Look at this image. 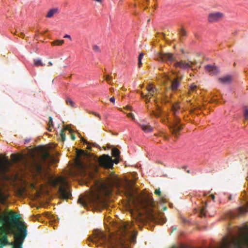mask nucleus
<instances>
[{
    "label": "nucleus",
    "instance_id": "1",
    "mask_svg": "<svg viewBox=\"0 0 248 248\" xmlns=\"http://www.w3.org/2000/svg\"><path fill=\"white\" fill-rule=\"evenodd\" d=\"M98 186L99 189H107L108 191L113 186L117 187L126 197L129 204H131L137 208L147 211L149 218L152 221L159 224L166 222V218L164 214L153 212L155 210V202L152 197L149 194L139 196L135 193L131 182L126 181L120 185L116 178L110 177L106 182H101Z\"/></svg>",
    "mask_w": 248,
    "mask_h": 248
},
{
    "label": "nucleus",
    "instance_id": "2",
    "mask_svg": "<svg viewBox=\"0 0 248 248\" xmlns=\"http://www.w3.org/2000/svg\"><path fill=\"white\" fill-rule=\"evenodd\" d=\"M58 159L51 155L47 151L43 150L41 151L39 158L37 159L33 156L30 161H25L26 169L33 175H41L42 164L49 165L58 162Z\"/></svg>",
    "mask_w": 248,
    "mask_h": 248
},
{
    "label": "nucleus",
    "instance_id": "3",
    "mask_svg": "<svg viewBox=\"0 0 248 248\" xmlns=\"http://www.w3.org/2000/svg\"><path fill=\"white\" fill-rule=\"evenodd\" d=\"M20 216L19 214L16 215L13 211H11L8 218V222L12 224H16L18 231L15 232L14 228L9 227L8 229L9 233H13L14 235L15 247L12 248H22L24 239L27 235V226L19 221Z\"/></svg>",
    "mask_w": 248,
    "mask_h": 248
},
{
    "label": "nucleus",
    "instance_id": "4",
    "mask_svg": "<svg viewBox=\"0 0 248 248\" xmlns=\"http://www.w3.org/2000/svg\"><path fill=\"white\" fill-rule=\"evenodd\" d=\"M48 181L53 186H59L58 192L61 198L64 200L70 198L72 194L69 190L67 183L64 178L62 177L54 178L53 176H49L48 178Z\"/></svg>",
    "mask_w": 248,
    "mask_h": 248
},
{
    "label": "nucleus",
    "instance_id": "5",
    "mask_svg": "<svg viewBox=\"0 0 248 248\" xmlns=\"http://www.w3.org/2000/svg\"><path fill=\"white\" fill-rule=\"evenodd\" d=\"M179 108L180 106L178 103L172 104L171 106V110L173 112L175 120L174 123L170 126V129L172 134L176 137H178V133L181 129V126L179 125L180 119L177 116Z\"/></svg>",
    "mask_w": 248,
    "mask_h": 248
},
{
    "label": "nucleus",
    "instance_id": "6",
    "mask_svg": "<svg viewBox=\"0 0 248 248\" xmlns=\"http://www.w3.org/2000/svg\"><path fill=\"white\" fill-rule=\"evenodd\" d=\"M131 227V224H126L123 225L120 229V243L122 246H124L125 240H136V235H132L129 231V229Z\"/></svg>",
    "mask_w": 248,
    "mask_h": 248
},
{
    "label": "nucleus",
    "instance_id": "7",
    "mask_svg": "<svg viewBox=\"0 0 248 248\" xmlns=\"http://www.w3.org/2000/svg\"><path fill=\"white\" fill-rule=\"evenodd\" d=\"M11 163L8 158H0V181H8L10 176L7 174L10 171Z\"/></svg>",
    "mask_w": 248,
    "mask_h": 248
},
{
    "label": "nucleus",
    "instance_id": "8",
    "mask_svg": "<svg viewBox=\"0 0 248 248\" xmlns=\"http://www.w3.org/2000/svg\"><path fill=\"white\" fill-rule=\"evenodd\" d=\"M8 217H7L8 220ZM7 218V217H3V218L0 217V224L5 223L4 218ZM9 227H12V226H8L6 230H5L3 226H0V248H3V246H6L9 244L8 241L7 234H9L8 232V229ZM12 228L13 227H12ZM12 234H13V233Z\"/></svg>",
    "mask_w": 248,
    "mask_h": 248
},
{
    "label": "nucleus",
    "instance_id": "9",
    "mask_svg": "<svg viewBox=\"0 0 248 248\" xmlns=\"http://www.w3.org/2000/svg\"><path fill=\"white\" fill-rule=\"evenodd\" d=\"M98 162L101 166L106 169L112 168L113 165V161L111 157L108 155H103L100 156Z\"/></svg>",
    "mask_w": 248,
    "mask_h": 248
},
{
    "label": "nucleus",
    "instance_id": "10",
    "mask_svg": "<svg viewBox=\"0 0 248 248\" xmlns=\"http://www.w3.org/2000/svg\"><path fill=\"white\" fill-rule=\"evenodd\" d=\"M224 17V14L220 12H213L208 14L207 20L209 23H214L222 20Z\"/></svg>",
    "mask_w": 248,
    "mask_h": 248
},
{
    "label": "nucleus",
    "instance_id": "11",
    "mask_svg": "<svg viewBox=\"0 0 248 248\" xmlns=\"http://www.w3.org/2000/svg\"><path fill=\"white\" fill-rule=\"evenodd\" d=\"M89 240L93 242H95L98 240L105 241L107 240V238L103 232L99 230H96L93 231L92 236L89 238Z\"/></svg>",
    "mask_w": 248,
    "mask_h": 248
},
{
    "label": "nucleus",
    "instance_id": "12",
    "mask_svg": "<svg viewBox=\"0 0 248 248\" xmlns=\"http://www.w3.org/2000/svg\"><path fill=\"white\" fill-rule=\"evenodd\" d=\"M156 58L158 61L168 63L175 61V58L173 55L170 53H159L157 54Z\"/></svg>",
    "mask_w": 248,
    "mask_h": 248
},
{
    "label": "nucleus",
    "instance_id": "13",
    "mask_svg": "<svg viewBox=\"0 0 248 248\" xmlns=\"http://www.w3.org/2000/svg\"><path fill=\"white\" fill-rule=\"evenodd\" d=\"M195 64V62L193 61H188L187 62L181 60L180 61L176 62L174 66L175 67H179L183 69H187L192 68V65Z\"/></svg>",
    "mask_w": 248,
    "mask_h": 248
},
{
    "label": "nucleus",
    "instance_id": "14",
    "mask_svg": "<svg viewBox=\"0 0 248 248\" xmlns=\"http://www.w3.org/2000/svg\"><path fill=\"white\" fill-rule=\"evenodd\" d=\"M91 202L94 206H98L103 203L102 200L100 196L98 194H94L90 198Z\"/></svg>",
    "mask_w": 248,
    "mask_h": 248
},
{
    "label": "nucleus",
    "instance_id": "15",
    "mask_svg": "<svg viewBox=\"0 0 248 248\" xmlns=\"http://www.w3.org/2000/svg\"><path fill=\"white\" fill-rule=\"evenodd\" d=\"M147 92L148 94H145L146 97H149L151 96H154L155 93H156L157 91V89L154 87L151 84H148L146 88Z\"/></svg>",
    "mask_w": 248,
    "mask_h": 248
},
{
    "label": "nucleus",
    "instance_id": "16",
    "mask_svg": "<svg viewBox=\"0 0 248 248\" xmlns=\"http://www.w3.org/2000/svg\"><path fill=\"white\" fill-rule=\"evenodd\" d=\"M76 165L78 169L81 172H85L86 169L87 167V165L85 164L80 158H78L76 161Z\"/></svg>",
    "mask_w": 248,
    "mask_h": 248
},
{
    "label": "nucleus",
    "instance_id": "17",
    "mask_svg": "<svg viewBox=\"0 0 248 248\" xmlns=\"http://www.w3.org/2000/svg\"><path fill=\"white\" fill-rule=\"evenodd\" d=\"M205 69L211 75H216L219 72L218 67L214 65H207L205 66Z\"/></svg>",
    "mask_w": 248,
    "mask_h": 248
},
{
    "label": "nucleus",
    "instance_id": "18",
    "mask_svg": "<svg viewBox=\"0 0 248 248\" xmlns=\"http://www.w3.org/2000/svg\"><path fill=\"white\" fill-rule=\"evenodd\" d=\"M112 155L115 157L116 158L114 160V162L116 164L119 163V161L118 160V157L120 156V151L116 148H113L111 151Z\"/></svg>",
    "mask_w": 248,
    "mask_h": 248
},
{
    "label": "nucleus",
    "instance_id": "19",
    "mask_svg": "<svg viewBox=\"0 0 248 248\" xmlns=\"http://www.w3.org/2000/svg\"><path fill=\"white\" fill-rule=\"evenodd\" d=\"M11 158L14 162H16L22 160L23 159V156L22 155L20 154H13L11 155Z\"/></svg>",
    "mask_w": 248,
    "mask_h": 248
},
{
    "label": "nucleus",
    "instance_id": "20",
    "mask_svg": "<svg viewBox=\"0 0 248 248\" xmlns=\"http://www.w3.org/2000/svg\"><path fill=\"white\" fill-rule=\"evenodd\" d=\"M218 80L220 83L223 84H227L231 82V78L230 76H227L222 78H219Z\"/></svg>",
    "mask_w": 248,
    "mask_h": 248
},
{
    "label": "nucleus",
    "instance_id": "21",
    "mask_svg": "<svg viewBox=\"0 0 248 248\" xmlns=\"http://www.w3.org/2000/svg\"><path fill=\"white\" fill-rule=\"evenodd\" d=\"M140 126L142 128V129L145 132H150L153 130L152 127L148 124H140Z\"/></svg>",
    "mask_w": 248,
    "mask_h": 248
},
{
    "label": "nucleus",
    "instance_id": "22",
    "mask_svg": "<svg viewBox=\"0 0 248 248\" xmlns=\"http://www.w3.org/2000/svg\"><path fill=\"white\" fill-rule=\"evenodd\" d=\"M58 12L57 8H53L49 10L46 15V16L47 18H51L53 16Z\"/></svg>",
    "mask_w": 248,
    "mask_h": 248
},
{
    "label": "nucleus",
    "instance_id": "23",
    "mask_svg": "<svg viewBox=\"0 0 248 248\" xmlns=\"http://www.w3.org/2000/svg\"><path fill=\"white\" fill-rule=\"evenodd\" d=\"M69 130V132H70V133L72 132V130L71 129H69L67 127V126H66L65 128L62 129V130L61 131V133H60V136H61V140H62V141H65V140L66 139L65 133H64V130Z\"/></svg>",
    "mask_w": 248,
    "mask_h": 248
},
{
    "label": "nucleus",
    "instance_id": "24",
    "mask_svg": "<svg viewBox=\"0 0 248 248\" xmlns=\"http://www.w3.org/2000/svg\"><path fill=\"white\" fill-rule=\"evenodd\" d=\"M156 107L158 112H156L154 110H152L150 112V115H154L156 117H159L161 116V108L158 105H156Z\"/></svg>",
    "mask_w": 248,
    "mask_h": 248
},
{
    "label": "nucleus",
    "instance_id": "25",
    "mask_svg": "<svg viewBox=\"0 0 248 248\" xmlns=\"http://www.w3.org/2000/svg\"><path fill=\"white\" fill-rule=\"evenodd\" d=\"M77 154L78 157L81 156H84L88 157L89 156V153L83 150H77Z\"/></svg>",
    "mask_w": 248,
    "mask_h": 248
},
{
    "label": "nucleus",
    "instance_id": "26",
    "mask_svg": "<svg viewBox=\"0 0 248 248\" xmlns=\"http://www.w3.org/2000/svg\"><path fill=\"white\" fill-rule=\"evenodd\" d=\"M180 84L177 78L175 79L174 80L171 81V89L172 90H176L179 87Z\"/></svg>",
    "mask_w": 248,
    "mask_h": 248
},
{
    "label": "nucleus",
    "instance_id": "27",
    "mask_svg": "<svg viewBox=\"0 0 248 248\" xmlns=\"http://www.w3.org/2000/svg\"><path fill=\"white\" fill-rule=\"evenodd\" d=\"M66 104L68 106H69L72 108L76 107H75V103L74 102V101L70 98L67 97L65 100Z\"/></svg>",
    "mask_w": 248,
    "mask_h": 248
},
{
    "label": "nucleus",
    "instance_id": "28",
    "mask_svg": "<svg viewBox=\"0 0 248 248\" xmlns=\"http://www.w3.org/2000/svg\"><path fill=\"white\" fill-rule=\"evenodd\" d=\"M144 56V53H140L139 56V57H138V67L139 68H140L142 64V62H141V60L143 58V57Z\"/></svg>",
    "mask_w": 248,
    "mask_h": 248
},
{
    "label": "nucleus",
    "instance_id": "29",
    "mask_svg": "<svg viewBox=\"0 0 248 248\" xmlns=\"http://www.w3.org/2000/svg\"><path fill=\"white\" fill-rule=\"evenodd\" d=\"M63 43H64V40H55L51 43L52 45H54H54L61 46V45H62Z\"/></svg>",
    "mask_w": 248,
    "mask_h": 248
},
{
    "label": "nucleus",
    "instance_id": "30",
    "mask_svg": "<svg viewBox=\"0 0 248 248\" xmlns=\"http://www.w3.org/2000/svg\"><path fill=\"white\" fill-rule=\"evenodd\" d=\"M34 64L36 66L45 65V64L42 62L41 60L39 59L34 60Z\"/></svg>",
    "mask_w": 248,
    "mask_h": 248
},
{
    "label": "nucleus",
    "instance_id": "31",
    "mask_svg": "<svg viewBox=\"0 0 248 248\" xmlns=\"http://www.w3.org/2000/svg\"><path fill=\"white\" fill-rule=\"evenodd\" d=\"M92 48L93 51L96 53H100L101 51L100 47L96 45H93Z\"/></svg>",
    "mask_w": 248,
    "mask_h": 248
},
{
    "label": "nucleus",
    "instance_id": "32",
    "mask_svg": "<svg viewBox=\"0 0 248 248\" xmlns=\"http://www.w3.org/2000/svg\"><path fill=\"white\" fill-rule=\"evenodd\" d=\"M48 130L49 131H51L52 128L53 127L52 118L51 117H49V122L48 123Z\"/></svg>",
    "mask_w": 248,
    "mask_h": 248
},
{
    "label": "nucleus",
    "instance_id": "33",
    "mask_svg": "<svg viewBox=\"0 0 248 248\" xmlns=\"http://www.w3.org/2000/svg\"><path fill=\"white\" fill-rule=\"evenodd\" d=\"M5 200V194L2 191V189L0 188V202H3Z\"/></svg>",
    "mask_w": 248,
    "mask_h": 248
},
{
    "label": "nucleus",
    "instance_id": "34",
    "mask_svg": "<svg viewBox=\"0 0 248 248\" xmlns=\"http://www.w3.org/2000/svg\"><path fill=\"white\" fill-rule=\"evenodd\" d=\"M104 77L105 79L108 82V83L111 84L112 81V77L108 75H106Z\"/></svg>",
    "mask_w": 248,
    "mask_h": 248
},
{
    "label": "nucleus",
    "instance_id": "35",
    "mask_svg": "<svg viewBox=\"0 0 248 248\" xmlns=\"http://www.w3.org/2000/svg\"><path fill=\"white\" fill-rule=\"evenodd\" d=\"M169 101H170L169 99L167 97H163L161 99V102L162 103L166 104V103L169 102Z\"/></svg>",
    "mask_w": 248,
    "mask_h": 248
},
{
    "label": "nucleus",
    "instance_id": "36",
    "mask_svg": "<svg viewBox=\"0 0 248 248\" xmlns=\"http://www.w3.org/2000/svg\"><path fill=\"white\" fill-rule=\"evenodd\" d=\"M82 141L86 143V144H87V148L88 149V150H91V146H90V143L87 141L86 140H84V139L82 138Z\"/></svg>",
    "mask_w": 248,
    "mask_h": 248
},
{
    "label": "nucleus",
    "instance_id": "37",
    "mask_svg": "<svg viewBox=\"0 0 248 248\" xmlns=\"http://www.w3.org/2000/svg\"><path fill=\"white\" fill-rule=\"evenodd\" d=\"M206 206V204L205 205V207H203L201 210L200 214H201V217L205 216V209Z\"/></svg>",
    "mask_w": 248,
    "mask_h": 248
},
{
    "label": "nucleus",
    "instance_id": "38",
    "mask_svg": "<svg viewBox=\"0 0 248 248\" xmlns=\"http://www.w3.org/2000/svg\"><path fill=\"white\" fill-rule=\"evenodd\" d=\"M136 221L137 222H143L144 219L140 216H139L136 217Z\"/></svg>",
    "mask_w": 248,
    "mask_h": 248
},
{
    "label": "nucleus",
    "instance_id": "39",
    "mask_svg": "<svg viewBox=\"0 0 248 248\" xmlns=\"http://www.w3.org/2000/svg\"><path fill=\"white\" fill-rule=\"evenodd\" d=\"M196 88H197V86L196 85H195L194 84H192L190 86V90L191 92L194 91L196 89Z\"/></svg>",
    "mask_w": 248,
    "mask_h": 248
},
{
    "label": "nucleus",
    "instance_id": "40",
    "mask_svg": "<svg viewBox=\"0 0 248 248\" xmlns=\"http://www.w3.org/2000/svg\"><path fill=\"white\" fill-rule=\"evenodd\" d=\"M186 35V31L183 29H181V30L180 31V35L181 36V37L184 36Z\"/></svg>",
    "mask_w": 248,
    "mask_h": 248
},
{
    "label": "nucleus",
    "instance_id": "41",
    "mask_svg": "<svg viewBox=\"0 0 248 248\" xmlns=\"http://www.w3.org/2000/svg\"><path fill=\"white\" fill-rule=\"evenodd\" d=\"M155 193L159 196H161V192L159 188L155 189Z\"/></svg>",
    "mask_w": 248,
    "mask_h": 248
},
{
    "label": "nucleus",
    "instance_id": "42",
    "mask_svg": "<svg viewBox=\"0 0 248 248\" xmlns=\"http://www.w3.org/2000/svg\"><path fill=\"white\" fill-rule=\"evenodd\" d=\"M244 117H245V119H246V120L248 119V109H247L245 110Z\"/></svg>",
    "mask_w": 248,
    "mask_h": 248
},
{
    "label": "nucleus",
    "instance_id": "43",
    "mask_svg": "<svg viewBox=\"0 0 248 248\" xmlns=\"http://www.w3.org/2000/svg\"><path fill=\"white\" fill-rule=\"evenodd\" d=\"M78 201L80 202L82 205H84L85 204H86V202L82 198H79Z\"/></svg>",
    "mask_w": 248,
    "mask_h": 248
},
{
    "label": "nucleus",
    "instance_id": "44",
    "mask_svg": "<svg viewBox=\"0 0 248 248\" xmlns=\"http://www.w3.org/2000/svg\"><path fill=\"white\" fill-rule=\"evenodd\" d=\"M127 117L131 118L132 120L135 119L134 115L132 113H129L127 114Z\"/></svg>",
    "mask_w": 248,
    "mask_h": 248
},
{
    "label": "nucleus",
    "instance_id": "45",
    "mask_svg": "<svg viewBox=\"0 0 248 248\" xmlns=\"http://www.w3.org/2000/svg\"><path fill=\"white\" fill-rule=\"evenodd\" d=\"M92 113L94 115L96 116H97L99 119H100V115L98 113H97L95 112H92Z\"/></svg>",
    "mask_w": 248,
    "mask_h": 248
},
{
    "label": "nucleus",
    "instance_id": "46",
    "mask_svg": "<svg viewBox=\"0 0 248 248\" xmlns=\"http://www.w3.org/2000/svg\"><path fill=\"white\" fill-rule=\"evenodd\" d=\"M109 100L110 102H111L112 103H115V99L114 97H111L110 99H109Z\"/></svg>",
    "mask_w": 248,
    "mask_h": 248
},
{
    "label": "nucleus",
    "instance_id": "47",
    "mask_svg": "<svg viewBox=\"0 0 248 248\" xmlns=\"http://www.w3.org/2000/svg\"><path fill=\"white\" fill-rule=\"evenodd\" d=\"M145 98L146 103H148L150 101L151 97H147V98L145 97Z\"/></svg>",
    "mask_w": 248,
    "mask_h": 248
},
{
    "label": "nucleus",
    "instance_id": "48",
    "mask_svg": "<svg viewBox=\"0 0 248 248\" xmlns=\"http://www.w3.org/2000/svg\"><path fill=\"white\" fill-rule=\"evenodd\" d=\"M64 38H67L70 39V40H71V36L68 34H65L64 37Z\"/></svg>",
    "mask_w": 248,
    "mask_h": 248
},
{
    "label": "nucleus",
    "instance_id": "49",
    "mask_svg": "<svg viewBox=\"0 0 248 248\" xmlns=\"http://www.w3.org/2000/svg\"><path fill=\"white\" fill-rule=\"evenodd\" d=\"M71 139L73 140H74L76 139V137L74 135L71 134Z\"/></svg>",
    "mask_w": 248,
    "mask_h": 248
},
{
    "label": "nucleus",
    "instance_id": "50",
    "mask_svg": "<svg viewBox=\"0 0 248 248\" xmlns=\"http://www.w3.org/2000/svg\"><path fill=\"white\" fill-rule=\"evenodd\" d=\"M140 94H141V97H142V98H145L146 97L145 95H144V93H143L142 92H141V93H140Z\"/></svg>",
    "mask_w": 248,
    "mask_h": 248
},
{
    "label": "nucleus",
    "instance_id": "51",
    "mask_svg": "<svg viewBox=\"0 0 248 248\" xmlns=\"http://www.w3.org/2000/svg\"><path fill=\"white\" fill-rule=\"evenodd\" d=\"M18 36H20V37H23L24 36V34L23 32H20V35L19 34H18Z\"/></svg>",
    "mask_w": 248,
    "mask_h": 248
},
{
    "label": "nucleus",
    "instance_id": "52",
    "mask_svg": "<svg viewBox=\"0 0 248 248\" xmlns=\"http://www.w3.org/2000/svg\"><path fill=\"white\" fill-rule=\"evenodd\" d=\"M172 231H175L177 229V227H174V226H172Z\"/></svg>",
    "mask_w": 248,
    "mask_h": 248
},
{
    "label": "nucleus",
    "instance_id": "53",
    "mask_svg": "<svg viewBox=\"0 0 248 248\" xmlns=\"http://www.w3.org/2000/svg\"><path fill=\"white\" fill-rule=\"evenodd\" d=\"M232 199V195H230L228 197V200L231 201Z\"/></svg>",
    "mask_w": 248,
    "mask_h": 248
},
{
    "label": "nucleus",
    "instance_id": "54",
    "mask_svg": "<svg viewBox=\"0 0 248 248\" xmlns=\"http://www.w3.org/2000/svg\"><path fill=\"white\" fill-rule=\"evenodd\" d=\"M210 197L213 199V200H214L215 199V196L213 195V194H211L210 195Z\"/></svg>",
    "mask_w": 248,
    "mask_h": 248
},
{
    "label": "nucleus",
    "instance_id": "55",
    "mask_svg": "<svg viewBox=\"0 0 248 248\" xmlns=\"http://www.w3.org/2000/svg\"><path fill=\"white\" fill-rule=\"evenodd\" d=\"M154 102H155V103L156 104V105H157V98H156L155 99H154Z\"/></svg>",
    "mask_w": 248,
    "mask_h": 248
},
{
    "label": "nucleus",
    "instance_id": "56",
    "mask_svg": "<svg viewBox=\"0 0 248 248\" xmlns=\"http://www.w3.org/2000/svg\"><path fill=\"white\" fill-rule=\"evenodd\" d=\"M52 65V62H48V66H51V65Z\"/></svg>",
    "mask_w": 248,
    "mask_h": 248
},
{
    "label": "nucleus",
    "instance_id": "57",
    "mask_svg": "<svg viewBox=\"0 0 248 248\" xmlns=\"http://www.w3.org/2000/svg\"><path fill=\"white\" fill-rule=\"evenodd\" d=\"M130 106H126V108H127V109H130Z\"/></svg>",
    "mask_w": 248,
    "mask_h": 248
},
{
    "label": "nucleus",
    "instance_id": "58",
    "mask_svg": "<svg viewBox=\"0 0 248 248\" xmlns=\"http://www.w3.org/2000/svg\"><path fill=\"white\" fill-rule=\"evenodd\" d=\"M113 89H112V88H110V91L111 92H112V91H113Z\"/></svg>",
    "mask_w": 248,
    "mask_h": 248
},
{
    "label": "nucleus",
    "instance_id": "59",
    "mask_svg": "<svg viewBox=\"0 0 248 248\" xmlns=\"http://www.w3.org/2000/svg\"><path fill=\"white\" fill-rule=\"evenodd\" d=\"M181 51H182V53H184V50L183 49L181 50Z\"/></svg>",
    "mask_w": 248,
    "mask_h": 248
},
{
    "label": "nucleus",
    "instance_id": "60",
    "mask_svg": "<svg viewBox=\"0 0 248 248\" xmlns=\"http://www.w3.org/2000/svg\"><path fill=\"white\" fill-rule=\"evenodd\" d=\"M162 202H165V201L164 200L162 199Z\"/></svg>",
    "mask_w": 248,
    "mask_h": 248
},
{
    "label": "nucleus",
    "instance_id": "61",
    "mask_svg": "<svg viewBox=\"0 0 248 248\" xmlns=\"http://www.w3.org/2000/svg\"><path fill=\"white\" fill-rule=\"evenodd\" d=\"M166 209H167V208H166V207H164V210H166Z\"/></svg>",
    "mask_w": 248,
    "mask_h": 248
}]
</instances>
